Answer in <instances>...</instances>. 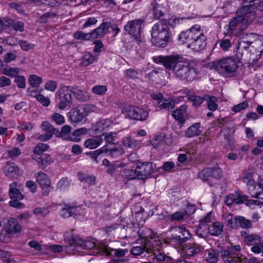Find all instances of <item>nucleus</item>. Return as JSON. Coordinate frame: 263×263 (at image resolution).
Masks as SVG:
<instances>
[{"label":"nucleus","mask_w":263,"mask_h":263,"mask_svg":"<svg viewBox=\"0 0 263 263\" xmlns=\"http://www.w3.org/2000/svg\"><path fill=\"white\" fill-rule=\"evenodd\" d=\"M154 60L162 63L166 69L172 71L175 78L180 80L192 82L197 76L198 71L194 61L182 55L158 56Z\"/></svg>","instance_id":"nucleus-1"},{"label":"nucleus","mask_w":263,"mask_h":263,"mask_svg":"<svg viewBox=\"0 0 263 263\" xmlns=\"http://www.w3.org/2000/svg\"><path fill=\"white\" fill-rule=\"evenodd\" d=\"M151 35L152 42L155 46H166L172 36L167 21L163 20L155 24L152 28Z\"/></svg>","instance_id":"nucleus-2"},{"label":"nucleus","mask_w":263,"mask_h":263,"mask_svg":"<svg viewBox=\"0 0 263 263\" xmlns=\"http://www.w3.org/2000/svg\"><path fill=\"white\" fill-rule=\"evenodd\" d=\"M155 166L152 162H145L137 165L135 169H124L121 175L129 180H146L151 177Z\"/></svg>","instance_id":"nucleus-3"},{"label":"nucleus","mask_w":263,"mask_h":263,"mask_svg":"<svg viewBox=\"0 0 263 263\" xmlns=\"http://www.w3.org/2000/svg\"><path fill=\"white\" fill-rule=\"evenodd\" d=\"M213 67L223 77H233L238 68L235 61L232 58L228 57L214 61Z\"/></svg>","instance_id":"nucleus-4"},{"label":"nucleus","mask_w":263,"mask_h":263,"mask_svg":"<svg viewBox=\"0 0 263 263\" xmlns=\"http://www.w3.org/2000/svg\"><path fill=\"white\" fill-rule=\"evenodd\" d=\"M71 86H64L60 87L55 93L57 107L64 110L66 107H70L72 104V89Z\"/></svg>","instance_id":"nucleus-5"},{"label":"nucleus","mask_w":263,"mask_h":263,"mask_svg":"<svg viewBox=\"0 0 263 263\" xmlns=\"http://www.w3.org/2000/svg\"><path fill=\"white\" fill-rule=\"evenodd\" d=\"M247 8L242 7L237 12V16L233 18L229 23V29L230 31L235 30L237 26H240L242 28L241 25L245 26L249 25L253 21V14L252 11H248Z\"/></svg>","instance_id":"nucleus-6"},{"label":"nucleus","mask_w":263,"mask_h":263,"mask_svg":"<svg viewBox=\"0 0 263 263\" xmlns=\"http://www.w3.org/2000/svg\"><path fill=\"white\" fill-rule=\"evenodd\" d=\"M205 37L203 30L199 25H195L185 31L181 32L179 35V40L182 43H190L198 40L199 37Z\"/></svg>","instance_id":"nucleus-7"},{"label":"nucleus","mask_w":263,"mask_h":263,"mask_svg":"<svg viewBox=\"0 0 263 263\" xmlns=\"http://www.w3.org/2000/svg\"><path fill=\"white\" fill-rule=\"evenodd\" d=\"M159 243V240L152 239L147 242H145L144 247H133L131 248L130 252L135 256L142 255L143 257H145L152 259V256H151V254H154L153 251L154 252V248H155L156 246Z\"/></svg>","instance_id":"nucleus-8"},{"label":"nucleus","mask_w":263,"mask_h":263,"mask_svg":"<svg viewBox=\"0 0 263 263\" xmlns=\"http://www.w3.org/2000/svg\"><path fill=\"white\" fill-rule=\"evenodd\" d=\"M64 240L71 246L84 247L86 249H96L98 250L97 253H99V247L96 246V245L92 242H84V240L79 237L77 235L74 234L73 231H67L65 233Z\"/></svg>","instance_id":"nucleus-9"},{"label":"nucleus","mask_w":263,"mask_h":263,"mask_svg":"<svg viewBox=\"0 0 263 263\" xmlns=\"http://www.w3.org/2000/svg\"><path fill=\"white\" fill-rule=\"evenodd\" d=\"M92 107V106L91 105H83L72 109L69 112V119L70 122L72 123L82 122Z\"/></svg>","instance_id":"nucleus-10"},{"label":"nucleus","mask_w":263,"mask_h":263,"mask_svg":"<svg viewBox=\"0 0 263 263\" xmlns=\"http://www.w3.org/2000/svg\"><path fill=\"white\" fill-rule=\"evenodd\" d=\"M144 21L142 19L129 21L124 27V30L129 34L132 35L138 43L141 42V25Z\"/></svg>","instance_id":"nucleus-11"},{"label":"nucleus","mask_w":263,"mask_h":263,"mask_svg":"<svg viewBox=\"0 0 263 263\" xmlns=\"http://www.w3.org/2000/svg\"><path fill=\"white\" fill-rule=\"evenodd\" d=\"M126 116L129 118L140 120H145L148 115V112L138 106H128L126 107Z\"/></svg>","instance_id":"nucleus-12"},{"label":"nucleus","mask_w":263,"mask_h":263,"mask_svg":"<svg viewBox=\"0 0 263 263\" xmlns=\"http://www.w3.org/2000/svg\"><path fill=\"white\" fill-rule=\"evenodd\" d=\"M35 177L42 189L43 194L47 196L51 191L50 180L47 175L42 172H39L35 174Z\"/></svg>","instance_id":"nucleus-13"},{"label":"nucleus","mask_w":263,"mask_h":263,"mask_svg":"<svg viewBox=\"0 0 263 263\" xmlns=\"http://www.w3.org/2000/svg\"><path fill=\"white\" fill-rule=\"evenodd\" d=\"M99 253L104 255L121 257L124 256L127 251L123 249H112L107 246L102 245L99 247Z\"/></svg>","instance_id":"nucleus-14"},{"label":"nucleus","mask_w":263,"mask_h":263,"mask_svg":"<svg viewBox=\"0 0 263 263\" xmlns=\"http://www.w3.org/2000/svg\"><path fill=\"white\" fill-rule=\"evenodd\" d=\"M144 210L139 205H135L132 208V216L134 223L138 226H142L146 220V215L144 214Z\"/></svg>","instance_id":"nucleus-15"},{"label":"nucleus","mask_w":263,"mask_h":263,"mask_svg":"<svg viewBox=\"0 0 263 263\" xmlns=\"http://www.w3.org/2000/svg\"><path fill=\"white\" fill-rule=\"evenodd\" d=\"M172 230H175L176 232L180 234V235H176L174 237L175 241L178 243H183L190 239L191 237V234L190 232L183 225L173 227L172 228Z\"/></svg>","instance_id":"nucleus-16"},{"label":"nucleus","mask_w":263,"mask_h":263,"mask_svg":"<svg viewBox=\"0 0 263 263\" xmlns=\"http://www.w3.org/2000/svg\"><path fill=\"white\" fill-rule=\"evenodd\" d=\"M81 210V209L79 206L65 204L61 210L60 215L64 218L71 216L75 217L80 215Z\"/></svg>","instance_id":"nucleus-17"},{"label":"nucleus","mask_w":263,"mask_h":263,"mask_svg":"<svg viewBox=\"0 0 263 263\" xmlns=\"http://www.w3.org/2000/svg\"><path fill=\"white\" fill-rule=\"evenodd\" d=\"M157 245L156 247L154 248V254H151L152 260H156L159 263H174V260L170 256L165 255L164 253L159 251L160 245Z\"/></svg>","instance_id":"nucleus-18"},{"label":"nucleus","mask_w":263,"mask_h":263,"mask_svg":"<svg viewBox=\"0 0 263 263\" xmlns=\"http://www.w3.org/2000/svg\"><path fill=\"white\" fill-rule=\"evenodd\" d=\"M243 7L247 8L248 11H252L253 14V19L255 16V11L256 9L263 11V1L261 0H247L243 1Z\"/></svg>","instance_id":"nucleus-19"},{"label":"nucleus","mask_w":263,"mask_h":263,"mask_svg":"<svg viewBox=\"0 0 263 263\" xmlns=\"http://www.w3.org/2000/svg\"><path fill=\"white\" fill-rule=\"evenodd\" d=\"M251 43V49L250 51L252 52V56L256 54L255 61H258L263 53V39H255L254 41H252Z\"/></svg>","instance_id":"nucleus-20"},{"label":"nucleus","mask_w":263,"mask_h":263,"mask_svg":"<svg viewBox=\"0 0 263 263\" xmlns=\"http://www.w3.org/2000/svg\"><path fill=\"white\" fill-rule=\"evenodd\" d=\"M100 152L107 153V155L112 158H116L124 153L123 147L119 144H116L114 147L107 148V145H104L100 148Z\"/></svg>","instance_id":"nucleus-21"},{"label":"nucleus","mask_w":263,"mask_h":263,"mask_svg":"<svg viewBox=\"0 0 263 263\" xmlns=\"http://www.w3.org/2000/svg\"><path fill=\"white\" fill-rule=\"evenodd\" d=\"M21 230V226L17 220L12 218L8 220L5 227V230L7 233L13 234L19 232Z\"/></svg>","instance_id":"nucleus-22"},{"label":"nucleus","mask_w":263,"mask_h":263,"mask_svg":"<svg viewBox=\"0 0 263 263\" xmlns=\"http://www.w3.org/2000/svg\"><path fill=\"white\" fill-rule=\"evenodd\" d=\"M110 27V22H103L98 27L96 28L92 32L93 39H98L103 37Z\"/></svg>","instance_id":"nucleus-23"},{"label":"nucleus","mask_w":263,"mask_h":263,"mask_svg":"<svg viewBox=\"0 0 263 263\" xmlns=\"http://www.w3.org/2000/svg\"><path fill=\"white\" fill-rule=\"evenodd\" d=\"M201 123L196 122L190 126L185 131L184 135L187 138H193L200 135L202 133L201 130Z\"/></svg>","instance_id":"nucleus-24"},{"label":"nucleus","mask_w":263,"mask_h":263,"mask_svg":"<svg viewBox=\"0 0 263 263\" xmlns=\"http://www.w3.org/2000/svg\"><path fill=\"white\" fill-rule=\"evenodd\" d=\"M183 249L187 256H193L200 253L202 250V247L195 243H189L183 247Z\"/></svg>","instance_id":"nucleus-25"},{"label":"nucleus","mask_w":263,"mask_h":263,"mask_svg":"<svg viewBox=\"0 0 263 263\" xmlns=\"http://www.w3.org/2000/svg\"><path fill=\"white\" fill-rule=\"evenodd\" d=\"M4 173L8 177L15 178L19 176V168L15 163L8 162L5 166Z\"/></svg>","instance_id":"nucleus-26"},{"label":"nucleus","mask_w":263,"mask_h":263,"mask_svg":"<svg viewBox=\"0 0 263 263\" xmlns=\"http://www.w3.org/2000/svg\"><path fill=\"white\" fill-rule=\"evenodd\" d=\"M241 236L244 238V241L248 246H253L260 239L259 236L254 234H249L247 230L242 231L241 232Z\"/></svg>","instance_id":"nucleus-27"},{"label":"nucleus","mask_w":263,"mask_h":263,"mask_svg":"<svg viewBox=\"0 0 263 263\" xmlns=\"http://www.w3.org/2000/svg\"><path fill=\"white\" fill-rule=\"evenodd\" d=\"M253 37L252 34H246L243 35L239 39V41L238 43V50H247L249 48L251 49V38Z\"/></svg>","instance_id":"nucleus-28"},{"label":"nucleus","mask_w":263,"mask_h":263,"mask_svg":"<svg viewBox=\"0 0 263 263\" xmlns=\"http://www.w3.org/2000/svg\"><path fill=\"white\" fill-rule=\"evenodd\" d=\"M32 159L35 160L40 168H45L52 162V160L49 154H43L39 157L37 155H33Z\"/></svg>","instance_id":"nucleus-29"},{"label":"nucleus","mask_w":263,"mask_h":263,"mask_svg":"<svg viewBox=\"0 0 263 263\" xmlns=\"http://www.w3.org/2000/svg\"><path fill=\"white\" fill-rule=\"evenodd\" d=\"M238 217L239 216H234L229 213H225L222 215V218L227 226L235 229L238 228Z\"/></svg>","instance_id":"nucleus-30"},{"label":"nucleus","mask_w":263,"mask_h":263,"mask_svg":"<svg viewBox=\"0 0 263 263\" xmlns=\"http://www.w3.org/2000/svg\"><path fill=\"white\" fill-rule=\"evenodd\" d=\"M71 86L73 88L72 93L79 101L86 102L90 99V96L88 92L79 89L77 86L74 85Z\"/></svg>","instance_id":"nucleus-31"},{"label":"nucleus","mask_w":263,"mask_h":263,"mask_svg":"<svg viewBox=\"0 0 263 263\" xmlns=\"http://www.w3.org/2000/svg\"><path fill=\"white\" fill-rule=\"evenodd\" d=\"M206 37H201L198 39V40L194 41L193 43H190L187 45V47L192 50L197 52L203 50L206 45Z\"/></svg>","instance_id":"nucleus-32"},{"label":"nucleus","mask_w":263,"mask_h":263,"mask_svg":"<svg viewBox=\"0 0 263 263\" xmlns=\"http://www.w3.org/2000/svg\"><path fill=\"white\" fill-rule=\"evenodd\" d=\"M223 224L220 222H215L208 227V232L212 236H218L223 231Z\"/></svg>","instance_id":"nucleus-33"},{"label":"nucleus","mask_w":263,"mask_h":263,"mask_svg":"<svg viewBox=\"0 0 263 263\" xmlns=\"http://www.w3.org/2000/svg\"><path fill=\"white\" fill-rule=\"evenodd\" d=\"M9 196L11 200H22L24 196L21 194L20 190L17 188V183L13 182L10 184Z\"/></svg>","instance_id":"nucleus-34"},{"label":"nucleus","mask_w":263,"mask_h":263,"mask_svg":"<svg viewBox=\"0 0 263 263\" xmlns=\"http://www.w3.org/2000/svg\"><path fill=\"white\" fill-rule=\"evenodd\" d=\"M103 138L100 136H97L92 138L86 140L84 143L86 147L89 149H94L102 144Z\"/></svg>","instance_id":"nucleus-35"},{"label":"nucleus","mask_w":263,"mask_h":263,"mask_svg":"<svg viewBox=\"0 0 263 263\" xmlns=\"http://www.w3.org/2000/svg\"><path fill=\"white\" fill-rule=\"evenodd\" d=\"M220 253L221 257L225 263H237V261L239 260L240 256H233L229 249L223 250Z\"/></svg>","instance_id":"nucleus-36"},{"label":"nucleus","mask_w":263,"mask_h":263,"mask_svg":"<svg viewBox=\"0 0 263 263\" xmlns=\"http://www.w3.org/2000/svg\"><path fill=\"white\" fill-rule=\"evenodd\" d=\"M160 0H155L152 3V11L154 17L157 19H159L162 16L163 13L162 12V5L159 3Z\"/></svg>","instance_id":"nucleus-37"},{"label":"nucleus","mask_w":263,"mask_h":263,"mask_svg":"<svg viewBox=\"0 0 263 263\" xmlns=\"http://www.w3.org/2000/svg\"><path fill=\"white\" fill-rule=\"evenodd\" d=\"M204 100L206 101V105L210 110L214 111L218 108V105L216 97L213 96H205Z\"/></svg>","instance_id":"nucleus-38"},{"label":"nucleus","mask_w":263,"mask_h":263,"mask_svg":"<svg viewBox=\"0 0 263 263\" xmlns=\"http://www.w3.org/2000/svg\"><path fill=\"white\" fill-rule=\"evenodd\" d=\"M158 107L167 110L172 109L175 106V103L173 99H161L158 102Z\"/></svg>","instance_id":"nucleus-39"},{"label":"nucleus","mask_w":263,"mask_h":263,"mask_svg":"<svg viewBox=\"0 0 263 263\" xmlns=\"http://www.w3.org/2000/svg\"><path fill=\"white\" fill-rule=\"evenodd\" d=\"M122 143L124 146L128 147L134 148L139 146L141 144V142L132 137H125L122 139Z\"/></svg>","instance_id":"nucleus-40"},{"label":"nucleus","mask_w":263,"mask_h":263,"mask_svg":"<svg viewBox=\"0 0 263 263\" xmlns=\"http://www.w3.org/2000/svg\"><path fill=\"white\" fill-rule=\"evenodd\" d=\"M71 127L68 125H64L61 128V138L64 140L71 141L72 133H71Z\"/></svg>","instance_id":"nucleus-41"},{"label":"nucleus","mask_w":263,"mask_h":263,"mask_svg":"<svg viewBox=\"0 0 263 263\" xmlns=\"http://www.w3.org/2000/svg\"><path fill=\"white\" fill-rule=\"evenodd\" d=\"M44 250L48 253H61L63 250V246L60 245H44Z\"/></svg>","instance_id":"nucleus-42"},{"label":"nucleus","mask_w":263,"mask_h":263,"mask_svg":"<svg viewBox=\"0 0 263 263\" xmlns=\"http://www.w3.org/2000/svg\"><path fill=\"white\" fill-rule=\"evenodd\" d=\"M2 73L10 77H15L20 73V68L7 66L2 69Z\"/></svg>","instance_id":"nucleus-43"},{"label":"nucleus","mask_w":263,"mask_h":263,"mask_svg":"<svg viewBox=\"0 0 263 263\" xmlns=\"http://www.w3.org/2000/svg\"><path fill=\"white\" fill-rule=\"evenodd\" d=\"M219 251L217 249H213L208 252L206 260L210 263L216 262L218 260Z\"/></svg>","instance_id":"nucleus-44"},{"label":"nucleus","mask_w":263,"mask_h":263,"mask_svg":"<svg viewBox=\"0 0 263 263\" xmlns=\"http://www.w3.org/2000/svg\"><path fill=\"white\" fill-rule=\"evenodd\" d=\"M87 130L85 127H82L75 130L72 133V139L71 141L74 142H78L80 141V136L85 135L87 133Z\"/></svg>","instance_id":"nucleus-45"},{"label":"nucleus","mask_w":263,"mask_h":263,"mask_svg":"<svg viewBox=\"0 0 263 263\" xmlns=\"http://www.w3.org/2000/svg\"><path fill=\"white\" fill-rule=\"evenodd\" d=\"M238 228L241 227L243 229H250L252 227L251 220L246 219L245 217L239 216L238 222Z\"/></svg>","instance_id":"nucleus-46"},{"label":"nucleus","mask_w":263,"mask_h":263,"mask_svg":"<svg viewBox=\"0 0 263 263\" xmlns=\"http://www.w3.org/2000/svg\"><path fill=\"white\" fill-rule=\"evenodd\" d=\"M246 185L248 192L252 197L257 195V193L259 191V184H257L255 181Z\"/></svg>","instance_id":"nucleus-47"},{"label":"nucleus","mask_w":263,"mask_h":263,"mask_svg":"<svg viewBox=\"0 0 263 263\" xmlns=\"http://www.w3.org/2000/svg\"><path fill=\"white\" fill-rule=\"evenodd\" d=\"M151 233V231L149 229L146 228H140L138 231V234L139 237L142 239H145V242H147L148 241L151 240L152 239H154L153 237H149V234Z\"/></svg>","instance_id":"nucleus-48"},{"label":"nucleus","mask_w":263,"mask_h":263,"mask_svg":"<svg viewBox=\"0 0 263 263\" xmlns=\"http://www.w3.org/2000/svg\"><path fill=\"white\" fill-rule=\"evenodd\" d=\"M73 37L77 40H89L92 37V32L88 33L81 31H77L73 33Z\"/></svg>","instance_id":"nucleus-49"},{"label":"nucleus","mask_w":263,"mask_h":263,"mask_svg":"<svg viewBox=\"0 0 263 263\" xmlns=\"http://www.w3.org/2000/svg\"><path fill=\"white\" fill-rule=\"evenodd\" d=\"M187 99L193 103L195 106H199L203 102V99L200 96H195L192 94H187Z\"/></svg>","instance_id":"nucleus-50"},{"label":"nucleus","mask_w":263,"mask_h":263,"mask_svg":"<svg viewBox=\"0 0 263 263\" xmlns=\"http://www.w3.org/2000/svg\"><path fill=\"white\" fill-rule=\"evenodd\" d=\"M127 237H136L138 234L137 228L133 222L126 225Z\"/></svg>","instance_id":"nucleus-51"},{"label":"nucleus","mask_w":263,"mask_h":263,"mask_svg":"<svg viewBox=\"0 0 263 263\" xmlns=\"http://www.w3.org/2000/svg\"><path fill=\"white\" fill-rule=\"evenodd\" d=\"M107 90L105 85H98L93 86L92 88V92L95 95L99 96L104 95Z\"/></svg>","instance_id":"nucleus-52"},{"label":"nucleus","mask_w":263,"mask_h":263,"mask_svg":"<svg viewBox=\"0 0 263 263\" xmlns=\"http://www.w3.org/2000/svg\"><path fill=\"white\" fill-rule=\"evenodd\" d=\"M29 82L32 87H37L42 82V78L36 75L32 74L29 77Z\"/></svg>","instance_id":"nucleus-53"},{"label":"nucleus","mask_w":263,"mask_h":263,"mask_svg":"<svg viewBox=\"0 0 263 263\" xmlns=\"http://www.w3.org/2000/svg\"><path fill=\"white\" fill-rule=\"evenodd\" d=\"M78 176L79 180L81 181H85L86 182H88L89 184H91V185L94 184L95 178L92 176H88L85 174H83L82 173H79Z\"/></svg>","instance_id":"nucleus-54"},{"label":"nucleus","mask_w":263,"mask_h":263,"mask_svg":"<svg viewBox=\"0 0 263 263\" xmlns=\"http://www.w3.org/2000/svg\"><path fill=\"white\" fill-rule=\"evenodd\" d=\"M211 178L214 179H219L222 174V170L218 166L210 168Z\"/></svg>","instance_id":"nucleus-55"},{"label":"nucleus","mask_w":263,"mask_h":263,"mask_svg":"<svg viewBox=\"0 0 263 263\" xmlns=\"http://www.w3.org/2000/svg\"><path fill=\"white\" fill-rule=\"evenodd\" d=\"M254 174L250 171H247L245 173L244 176L242 178V182L246 185L253 182Z\"/></svg>","instance_id":"nucleus-56"},{"label":"nucleus","mask_w":263,"mask_h":263,"mask_svg":"<svg viewBox=\"0 0 263 263\" xmlns=\"http://www.w3.org/2000/svg\"><path fill=\"white\" fill-rule=\"evenodd\" d=\"M14 82L18 88H25L26 87V79L23 76L17 75L15 77Z\"/></svg>","instance_id":"nucleus-57"},{"label":"nucleus","mask_w":263,"mask_h":263,"mask_svg":"<svg viewBox=\"0 0 263 263\" xmlns=\"http://www.w3.org/2000/svg\"><path fill=\"white\" fill-rule=\"evenodd\" d=\"M252 252L255 254L260 253H263V241L261 239L256 243V245H253L251 248Z\"/></svg>","instance_id":"nucleus-58"},{"label":"nucleus","mask_w":263,"mask_h":263,"mask_svg":"<svg viewBox=\"0 0 263 263\" xmlns=\"http://www.w3.org/2000/svg\"><path fill=\"white\" fill-rule=\"evenodd\" d=\"M49 147V146L45 143H39L34 148L33 152L36 154H40L46 151Z\"/></svg>","instance_id":"nucleus-59"},{"label":"nucleus","mask_w":263,"mask_h":263,"mask_svg":"<svg viewBox=\"0 0 263 263\" xmlns=\"http://www.w3.org/2000/svg\"><path fill=\"white\" fill-rule=\"evenodd\" d=\"M51 118L56 124L59 125L64 124L65 121L64 117L57 112L53 113L52 115Z\"/></svg>","instance_id":"nucleus-60"},{"label":"nucleus","mask_w":263,"mask_h":263,"mask_svg":"<svg viewBox=\"0 0 263 263\" xmlns=\"http://www.w3.org/2000/svg\"><path fill=\"white\" fill-rule=\"evenodd\" d=\"M210 169L207 168L202 170L198 173V177L203 180H208L211 178L210 176Z\"/></svg>","instance_id":"nucleus-61"},{"label":"nucleus","mask_w":263,"mask_h":263,"mask_svg":"<svg viewBox=\"0 0 263 263\" xmlns=\"http://www.w3.org/2000/svg\"><path fill=\"white\" fill-rule=\"evenodd\" d=\"M116 233L121 238L127 237L126 226L118 224Z\"/></svg>","instance_id":"nucleus-62"},{"label":"nucleus","mask_w":263,"mask_h":263,"mask_svg":"<svg viewBox=\"0 0 263 263\" xmlns=\"http://www.w3.org/2000/svg\"><path fill=\"white\" fill-rule=\"evenodd\" d=\"M125 73L128 79L135 80L138 78L139 72L135 69L129 68L125 70Z\"/></svg>","instance_id":"nucleus-63"},{"label":"nucleus","mask_w":263,"mask_h":263,"mask_svg":"<svg viewBox=\"0 0 263 263\" xmlns=\"http://www.w3.org/2000/svg\"><path fill=\"white\" fill-rule=\"evenodd\" d=\"M208 229V228L200 226L195 231L196 234L201 238H206L208 236V231H204Z\"/></svg>","instance_id":"nucleus-64"}]
</instances>
